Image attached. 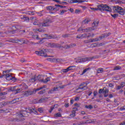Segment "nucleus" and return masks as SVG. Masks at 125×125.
Returning a JSON list of instances; mask_svg holds the SVG:
<instances>
[{
    "label": "nucleus",
    "instance_id": "nucleus-1",
    "mask_svg": "<svg viewBox=\"0 0 125 125\" xmlns=\"http://www.w3.org/2000/svg\"><path fill=\"white\" fill-rule=\"evenodd\" d=\"M97 8H94V11L96 10H100V11H109V12L111 11L112 9L107 4H100L97 6Z\"/></svg>",
    "mask_w": 125,
    "mask_h": 125
},
{
    "label": "nucleus",
    "instance_id": "nucleus-2",
    "mask_svg": "<svg viewBox=\"0 0 125 125\" xmlns=\"http://www.w3.org/2000/svg\"><path fill=\"white\" fill-rule=\"evenodd\" d=\"M51 20L50 19H47L45 20L43 23H39L37 21L33 22V25H38L40 28L42 27H48L49 26V23H51Z\"/></svg>",
    "mask_w": 125,
    "mask_h": 125
},
{
    "label": "nucleus",
    "instance_id": "nucleus-3",
    "mask_svg": "<svg viewBox=\"0 0 125 125\" xmlns=\"http://www.w3.org/2000/svg\"><path fill=\"white\" fill-rule=\"evenodd\" d=\"M43 88H45V85H43L37 89L34 88L31 90H28V91L25 92L24 95H25V96L33 95V94H36L37 91H40V90H41V89H43Z\"/></svg>",
    "mask_w": 125,
    "mask_h": 125
},
{
    "label": "nucleus",
    "instance_id": "nucleus-4",
    "mask_svg": "<svg viewBox=\"0 0 125 125\" xmlns=\"http://www.w3.org/2000/svg\"><path fill=\"white\" fill-rule=\"evenodd\" d=\"M96 58H98V56H95L93 57H89V58H75V60H76V63H82V62H86V61H91L93 60V59H96Z\"/></svg>",
    "mask_w": 125,
    "mask_h": 125
},
{
    "label": "nucleus",
    "instance_id": "nucleus-5",
    "mask_svg": "<svg viewBox=\"0 0 125 125\" xmlns=\"http://www.w3.org/2000/svg\"><path fill=\"white\" fill-rule=\"evenodd\" d=\"M113 11L115 12H117L120 14V15H125V8L124 9L119 6H113Z\"/></svg>",
    "mask_w": 125,
    "mask_h": 125
},
{
    "label": "nucleus",
    "instance_id": "nucleus-6",
    "mask_svg": "<svg viewBox=\"0 0 125 125\" xmlns=\"http://www.w3.org/2000/svg\"><path fill=\"white\" fill-rule=\"evenodd\" d=\"M44 38H42L41 40L39 41V43H43V40H51V39H57V36L53 35H49L47 34H45L43 35Z\"/></svg>",
    "mask_w": 125,
    "mask_h": 125
},
{
    "label": "nucleus",
    "instance_id": "nucleus-7",
    "mask_svg": "<svg viewBox=\"0 0 125 125\" xmlns=\"http://www.w3.org/2000/svg\"><path fill=\"white\" fill-rule=\"evenodd\" d=\"M45 51H46V49H43L40 51H36L35 53L40 56H44V57H53V56H48L47 54L45 53Z\"/></svg>",
    "mask_w": 125,
    "mask_h": 125
},
{
    "label": "nucleus",
    "instance_id": "nucleus-8",
    "mask_svg": "<svg viewBox=\"0 0 125 125\" xmlns=\"http://www.w3.org/2000/svg\"><path fill=\"white\" fill-rule=\"evenodd\" d=\"M29 114H30V111L28 112L26 110H21L19 114V117H20V118H22V117H28Z\"/></svg>",
    "mask_w": 125,
    "mask_h": 125
},
{
    "label": "nucleus",
    "instance_id": "nucleus-9",
    "mask_svg": "<svg viewBox=\"0 0 125 125\" xmlns=\"http://www.w3.org/2000/svg\"><path fill=\"white\" fill-rule=\"evenodd\" d=\"M86 1L84 0H69V2L70 3H82V2H84Z\"/></svg>",
    "mask_w": 125,
    "mask_h": 125
},
{
    "label": "nucleus",
    "instance_id": "nucleus-10",
    "mask_svg": "<svg viewBox=\"0 0 125 125\" xmlns=\"http://www.w3.org/2000/svg\"><path fill=\"white\" fill-rule=\"evenodd\" d=\"M10 103L9 102H2L0 103V108H3V107H5V106H7V105H9Z\"/></svg>",
    "mask_w": 125,
    "mask_h": 125
},
{
    "label": "nucleus",
    "instance_id": "nucleus-11",
    "mask_svg": "<svg viewBox=\"0 0 125 125\" xmlns=\"http://www.w3.org/2000/svg\"><path fill=\"white\" fill-rule=\"evenodd\" d=\"M71 68H76V66L75 65L70 66L66 69H62V73H67V72H69V71H71Z\"/></svg>",
    "mask_w": 125,
    "mask_h": 125
},
{
    "label": "nucleus",
    "instance_id": "nucleus-12",
    "mask_svg": "<svg viewBox=\"0 0 125 125\" xmlns=\"http://www.w3.org/2000/svg\"><path fill=\"white\" fill-rule=\"evenodd\" d=\"M3 77L5 78L7 81H11L12 76H11V74H6L5 75H3Z\"/></svg>",
    "mask_w": 125,
    "mask_h": 125
},
{
    "label": "nucleus",
    "instance_id": "nucleus-13",
    "mask_svg": "<svg viewBox=\"0 0 125 125\" xmlns=\"http://www.w3.org/2000/svg\"><path fill=\"white\" fill-rule=\"evenodd\" d=\"M20 87H21V91L25 90V89H27L28 88V86L24 83H22L20 85Z\"/></svg>",
    "mask_w": 125,
    "mask_h": 125
},
{
    "label": "nucleus",
    "instance_id": "nucleus-14",
    "mask_svg": "<svg viewBox=\"0 0 125 125\" xmlns=\"http://www.w3.org/2000/svg\"><path fill=\"white\" fill-rule=\"evenodd\" d=\"M28 111H29L30 114H32V113H34V114H36V115H38V111H37L36 109L28 108Z\"/></svg>",
    "mask_w": 125,
    "mask_h": 125
},
{
    "label": "nucleus",
    "instance_id": "nucleus-15",
    "mask_svg": "<svg viewBox=\"0 0 125 125\" xmlns=\"http://www.w3.org/2000/svg\"><path fill=\"white\" fill-rule=\"evenodd\" d=\"M110 35H111L110 33H104L102 34L101 36H100L99 39H100V40H102V39H104V38H107V37H109Z\"/></svg>",
    "mask_w": 125,
    "mask_h": 125
},
{
    "label": "nucleus",
    "instance_id": "nucleus-16",
    "mask_svg": "<svg viewBox=\"0 0 125 125\" xmlns=\"http://www.w3.org/2000/svg\"><path fill=\"white\" fill-rule=\"evenodd\" d=\"M43 77H44V75H39L37 76L38 81H39V82L40 83H42L43 81Z\"/></svg>",
    "mask_w": 125,
    "mask_h": 125
},
{
    "label": "nucleus",
    "instance_id": "nucleus-17",
    "mask_svg": "<svg viewBox=\"0 0 125 125\" xmlns=\"http://www.w3.org/2000/svg\"><path fill=\"white\" fill-rule=\"evenodd\" d=\"M94 30H96V28H94L93 27H88L85 29L84 31L86 33L88 32H91V31H93Z\"/></svg>",
    "mask_w": 125,
    "mask_h": 125
},
{
    "label": "nucleus",
    "instance_id": "nucleus-18",
    "mask_svg": "<svg viewBox=\"0 0 125 125\" xmlns=\"http://www.w3.org/2000/svg\"><path fill=\"white\" fill-rule=\"evenodd\" d=\"M18 87L17 86H12V87H10L8 89V91L9 92H10L11 91H15L16 90V88Z\"/></svg>",
    "mask_w": 125,
    "mask_h": 125
},
{
    "label": "nucleus",
    "instance_id": "nucleus-19",
    "mask_svg": "<svg viewBox=\"0 0 125 125\" xmlns=\"http://www.w3.org/2000/svg\"><path fill=\"white\" fill-rule=\"evenodd\" d=\"M113 2H115L117 4H124L125 2H124L120 0H112Z\"/></svg>",
    "mask_w": 125,
    "mask_h": 125
},
{
    "label": "nucleus",
    "instance_id": "nucleus-20",
    "mask_svg": "<svg viewBox=\"0 0 125 125\" xmlns=\"http://www.w3.org/2000/svg\"><path fill=\"white\" fill-rule=\"evenodd\" d=\"M88 87H87V83L85 84V86H82V87H78V88L77 89V90L79 89H82V90H86V89H87Z\"/></svg>",
    "mask_w": 125,
    "mask_h": 125
},
{
    "label": "nucleus",
    "instance_id": "nucleus-21",
    "mask_svg": "<svg viewBox=\"0 0 125 125\" xmlns=\"http://www.w3.org/2000/svg\"><path fill=\"white\" fill-rule=\"evenodd\" d=\"M58 87H54L53 89L50 90L48 93V94H50V93H52L54 91H57V90H58Z\"/></svg>",
    "mask_w": 125,
    "mask_h": 125
},
{
    "label": "nucleus",
    "instance_id": "nucleus-22",
    "mask_svg": "<svg viewBox=\"0 0 125 125\" xmlns=\"http://www.w3.org/2000/svg\"><path fill=\"white\" fill-rule=\"evenodd\" d=\"M99 23V21H94L92 23V28L96 29V27H97V26H98Z\"/></svg>",
    "mask_w": 125,
    "mask_h": 125
},
{
    "label": "nucleus",
    "instance_id": "nucleus-23",
    "mask_svg": "<svg viewBox=\"0 0 125 125\" xmlns=\"http://www.w3.org/2000/svg\"><path fill=\"white\" fill-rule=\"evenodd\" d=\"M19 101V98L14 99L11 101L9 102L10 104H14V103H16Z\"/></svg>",
    "mask_w": 125,
    "mask_h": 125
},
{
    "label": "nucleus",
    "instance_id": "nucleus-24",
    "mask_svg": "<svg viewBox=\"0 0 125 125\" xmlns=\"http://www.w3.org/2000/svg\"><path fill=\"white\" fill-rule=\"evenodd\" d=\"M53 62H55V63H60L62 61L61 59H53Z\"/></svg>",
    "mask_w": 125,
    "mask_h": 125
},
{
    "label": "nucleus",
    "instance_id": "nucleus-25",
    "mask_svg": "<svg viewBox=\"0 0 125 125\" xmlns=\"http://www.w3.org/2000/svg\"><path fill=\"white\" fill-rule=\"evenodd\" d=\"M91 122H89V121L88 120H87L86 122H84V121H82L81 122H80L79 123V125H86V124H89Z\"/></svg>",
    "mask_w": 125,
    "mask_h": 125
},
{
    "label": "nucleus",
    "instance_id": "nucleus-26",
    "mask_svg": "<svg viewBox=\"0 0 125 125\" xmlns=\"http://www.w3.org/2000/svg\"><path fill=\"white\" fill-rule=\"evenodd\" d=\"M46 92V90L43 89L38 92V94L42 95Z\"/></svg>",
    "mask_w": 125,
    "mask_h": 125
},
{
    "label": "nucleus",
    "instance_id": "nucleus-27",
    "mask_svg": "<svg viewBox=\"0 0 125 125\" xmlns=\"http://www.w3.org/2000/svg\"><path fill=\"white\" fill-rule=\"evenodd\" d=\"M104 71V69L102 68H100L97 70V73L98 74H102Z\"/></svg>",
    "mask_w": 125,
    "mask_h": 125
},
{
    "label": "nucleus",
    "instance_id": "nucleus-28",
    "mask_svg": "<svg viewBox=\"0 0 125 125\" xmlns=\"http://www.w3.org/2000/svg\"><path fill=\"white\" fill-rule=\"evenodd\" d=\"M53 7H54L52 6H47L46 8L47 10H49V11H53Z\"/></svg>",
    "mask_w": 125,
    "mask_h": 125
},
{
    "label": "nucleus",
    "instance_id": "nucleus-29",
    "mask_svg": "<svg viewBox=\"0 0 125 125\" xmlns=\"http://www.w3.org/2000/svg\"><path fill=\"white\" fill-rule=\"evenodd\" d=\"M122 69V67L120 66V65L115 66L113 68V71H117L118 70H121Z\"/></svg>",
    "mask_w": 125,
    "mask_h": 125
},
{
    "label": "nucleus",
    "instance_id": "nucleus-30",
    "mask_svg": "<svg viewBox=\"0 0 125 125\" xmlns=\"http://www.w3.org/2000/svg\"><path fill=\"white\" fill-rule=\"evenodd\" d=\"M54 116L55 117V118H61V117H62V115L60 112H59L55 114Z\"/></svg>",
    "mask_w": 125,
    "mask_h": 125
},
{
    "label": "nucleus",
    "instance_id": "nucleus-31",
    "mask_svg": "<svg viewBox=\"0 0 125 125\" xmlns=\"http://www.w3.org/2000/svg\"><path fill=\"white\" fill-rule=\"evenodd\" d=\"M16 93H19V92H21V91H22V90L21 89V88L20 87H19V88H16Z\"/></svg>",
    "mask_w": 125,
    "mask_h": 125
},
{
    "label": "nucleus",
    "instance_id": "nucleus-32",
    "mask_svg": "<svg viewBox=\"0 0 125 125\" xmlns=\"http://www.w3.org/2000/svg\"><path fill=\"white\" fill-rule=\"evenodd\" d=\"M103 93H109V89H107L106 87H104Z\"/></svg>",
    "mask_w": 125,
    "mask_h": 125
},
{
    "label": "nucleus",
    "instance_id": "nucleus-33",
    "mask_svg": "<svg viewBox=\"0 0 125 125\" xmlns=\"http://www.w3.org/2000/svg\"><path fill=\"white\" fill-rule=\"evenodd\" d=\"M17 42H20L21 44L25 43V40H24V39H18Z\"/></svg>",
    "mask_w": 125,
    "mask_h": 125
},
{
    "label": "nucleus",
    "instance_id": "nucleus-34",
    "mask_svg": "<svg viewBox=\"0 0 125 125\" xmlns=\"http://www.w3.org/2000/svg\"><path fill=\"white\" fill-rule=\"evenodd\" d=\"M55 47L61 48V47H63V46H62L61 44L58 43H55Z\"/></svg>",
    "mask_w": 125,
    "mask_h": 125
},
{
    "label": "nucleus",
    "instance_id": "nucleus-35",
    "mask_svg": "<svg viewBox=\"0 0 125 125\" xmlns=\"http://www.w3.org/2000/svg\"><path fill=\"white\" fill-rule=\"evenodd\" d=\"M90 40L91 41V42H98V41H99V39L98 38H95Z\"/></svg>",
    "mask_w": 125,
    "mask_h": 125
},
{
    "label": "nucleus",
    "instance_id": "nucleus-36",
    "mask_svg": "<svg viewBox=\"0 0 125 125\" xmlns=\"http://www.w3.org/2000/svg\"><path fill=\"white\" fill-rule=\"evenodd\" d=\"M85 108H86V109H93V106H92V105L90 104L89 105H85Z\"/></svg>",
    "mask_w": 125,
    "mask_h": 125
},
{
    "label": "nucleus",
    "instance_id": "nucleus-37",
    "mask_svg": "<svg viewBox=\"0 0 125 125\" xmlns=\"http://www.w3.org/2000/svg\"><path fill=\"white\" fill-rule=\"evenodd\" d=\"M76 45H77L76 43H71L69 45H68L69 48H72V47H74L76 46Z\"/></svg>",
    "mask_w": 125,
    "mask_h": 125
},
{
    "label": "nucleus",
    "instance_id": "nucleus-38",
    "mask_svg": "<svg viewBox=\"0 0 125 125\" xmlns=\"http://www.w3.org/2000/svg\"><path fill=\"white\" fill-rule=\"evenodd\" d=\"M29 81L30 82V83H35V82H36V78L35 77L31 78L29 80Z\"/></svg>",
    "mask_w": 125,
    "mask_h": 125
},
{
    "label": "nucleus",
    "instance_id": "nucleus-39",
    "mask_svg": "<svg viewBox=\"0 0 125 125\" xmlns=\"http://www.w3.org/2000/svg\"><path fill=\"white\" fill-rule=\"evenodd\" d=\"M23 19H24V21H26V22H29L30 19H29L28 17H26L25 16H23Z\"/></svg>",
    "mask_w": 125,
    "mask_h": 125
},
{
    "label": "nucleus",
    "instance_id": "nucleus-40",
    "mask_svg": "<svg viewBox=\"0 0 125 125\" xmlns=\"http://www.w3.org/2000/svg\"><path fill=\"white\" fill-rule=\"evenodd\" d=\"M49 46H51V47H55V43L53 42H50L48 44Z\"/></svg>",
    "mask_w": 125,
    "mask_h": 125
},
{
    "label": "nucleus",
    "instance_id": "nucleus-41",
    "mask_svg": "<svg viewBox=\"0 0 125 125\" xmlns=\"http://www.w3.org/2000/svg\"><path fill=\"white\" fill-rule=\"evenodd\" d=\"M43 101H44V99H43V98H42L39 100H38V101L37 102V103H42Z\"/></svg>",
    "mask_w": 125,
    "mask_h": 125
},
{
    "label": "nucleus",
    "instance_id": "nucleus-42",
    "mask_svg": "<svg viewBox=\"0 0 125 125\" xmlns=\"http://www.w3.org/2000/svg\"><path fill=\"white\" fill-rule=\"evenodd\" d=\"M89 22H90L89 21L87 20H84V21H83L82 24H88Z\"/></svg>",
    "mask_w": 125,
    "mask_h": 125
},
{
    "label": "nucleus",
    "instance_id": "nucleus-43",
    "mask_svg": "<svg viewBox=\"0 0 125 125\" xmlns=\"http://www.w3.org/2000/svg\"><path fill=\"white\" fill-rule=\"evenodd\" d=\"M90 69V68H87L86 69H85L84 70H83L82 75H83V74H84L85 73H86V72H87V71H88V70Z\"/></svg>",
    "mask_w": 125,
    "mask_h": 125
},
{
    "label": "nucleus",
    "instance_id": "nucleus-44",
    "mask_svg": "<svg viewBox=\"0 0 125 125\" xmlns=\"http://www.w3.org/2000/svg\"><path fill=\"white\" fill-rule=\"evenodd\" d=\"M111 16L112 17H113L114 18V19H116V18H117V17H118V16H119V14H111Z\"/></svg>",
    "mask_w": 125,
    "mask_h": 125
},
{
    "label": "nucleus",
    "instance_id": "nucleus-45",
    "mask_svg": "<svg viewBox=\"0 0 125 125\" xmlns=\"http://www.w3.org/2000/svg\"><path fill=\"white\" fill-rule=\"evenodd\" d=\"M49 81H50V80H48L47 79H43V82H42V83H47L48 82H49Z\"/></svg>",
    "mask_w": 125,
    "mask_h": 125
},
{
    "label": "nucleus",
    "instance_id": "nucleus-46",
    "mask_svg": "<svg viewBox=\"0 0 125 125\" xmlns=\"http://www.w3.org/2000/svg\"><path fill=\"white\" fill-rule=\"evenodd\" d=\"M92 47H96V46H98V43H94L91 44Z\"/></svg>",
    "mask_w": 125,
    "mask_h": 125
},
{
    "label": "nucleus",
    "instance_id": "nucleus-47",
    "mask_svg": "<svg viewBox=\"0 0 125 125\" xmlns=\"http://www.w3.org/2000/svg\"><path fill=\"white\" fill-rule=\"evenodd\" d=\"M13 82H14V83H15V82H16V81H17V78H15V77H12V78L11 79Z\"/></svg>",
    "mask_w": 125,
    "mask_h": 125
},
{
    "label": "nucleus",
    "instance_id": "nucleus-48",
    "mask_svg": "<svg viewBox=\"0 0 125 125\" xmlns=\"http://www.w3.org/2000/svg\"><path fill=\"white\" fill-rule=\"evenodd\" d=\"M55 6L60 7H61V8H65V7H66L65 6L57 5V4H55Z\"/></svg>",
    "mask_w": 125,
    "mask_h": 125
},
{
    "label": "nucleus",
    "instance_id": "nucleus-49",
    "mask_svg": "<svg viewBox=\"0 0 125 125\" xmlns=\"http://www.w3.org/2000/svg\"><path fill=\"white\" fill-rule=\"evenodd\" d=\"M58 11L59 10V7L56 6V7H53V11Z\"/></svg>",
    "mask_w": 125,
    "mask_h": 125
},
{
    "label": "nucleus",
    "instance_id": "nucleus-50",
    "mask_svg": "<svg viewBox=\"0 0 125 125\" xmlns=\"http://www.w3.org/2000/svg\"><path fill=\"white\" fill-rule=\"evenodd\" d=\"M70 36L69 34H66L62 35V38H68Z\"/></svg>",
    "mask_w": 125,
    "mask_h": 125
},
{
    "label": "nucleus",
    "instance_id": "nucleus-51",
    "mask_svg": "<svg viewBox=\"0 0 125 125\" xmlns=\"http://www.w3.org/2000/svg\"><path fill=\"white\" fill-rule=\"evenodd\" d=\"M60 12L61 15H63L64 12H67V10H62V11H60Z\"/></svg>",
    "mask_w": 125,
    "mask_h": 125
},
{
    "label": "nucleus",
    "instance_id": "nucleus-52",
    "mask_svg": "<svg viewBox=\"0 0 125 125\" xmlns=\"http://www.w3.org/2000/svg\"><path fill=\"white\" fill-rule=\"evenodd\" d=\"M103 91H104V88L103 89H100L99 90V94H102V93L103 94Z\"/></svg>",
    "mask_w": 125,
    "mask_h": 125
},
{
    "label": "nucleus",
    "instance_id": "nucleus-53",
    "mask_svg": "<svg viewBox=\"0 0 125 125\" xmlns=\"http://www.w3.org/2000/svg\"><path fill=\"white\" fill-rule=\"evenodd\" d=\"M72 114H70V117H72V118H74L76 116V112H72Z\"/></svg>",
    "mask_w": 125,
    "mask_h": 125
},
{
    "label": "nucleus",
    "instance_id": "nucleus-54",
    "mask_svg": "<svg viewBox=\"0 0 125 125\" xmlns=\"http://www.w3.org/2000/svg\"><path fill=\"white\" fill-rule=\"evenodd\" d=\"M37 31H39L40 32V33H44V32L45 31V30H43V29H38Z\"/></svg>",
    "mask_w": 125,
    "mask_h": 125
},
{
    "label": "nucleus",
    "instance_id": "nucleus-55",
    "mask_svg": "<svg viewBox=\"0 0 125 125\" xmlns=\"http://www.w3.org/2000/svg\"><path fill=\"white\" fill-rule=\"evenodd\" d=\"M63 48L65 49H69V48H70L68 44L65 45L64 47H63Z\"/></svg>",
    "mask_w": 125,
    "mask_h": 125
},
{
    "label": "nucleus",
    "instance_id": "nucleus-56",
    "mask_svg": "<svg viewBox=\"0 0 125 125\" xmlns=\"http://www.w3.org/2000/svg\"><path fill=\"white\" fill-rule=\"evenodd\" d=\"M56 2L59 3V4H63V2H61V1H60V0H56Z\"/></svg>",
    "mask_w": 125,
    "mask_h": 125
},
{
    "label": "nucleus",
    "instance_id": "nucleus-57",
    "mask_svg": "<svg viewBox=\"0 0 125 125\" xmlns=\"http://www.w3.org/2000/svg\"><path fill=\"white\" fill-rule=\"evenodd\" d=\"M42 12H43V10H42L39 12L38 13V14H39V16H42Z\"/></svg>",
    "mask_w": 125,
    "mask_h": 125
},
{
    "label": "nucleus",
    "instance_id": "nucleus-58",
    "mask_svg": "<svg viewBox=\"0 0 125 125\" xmlns=\"http://www.w3.org/2000/svg\"><path fill=\"white\" fill-rule=\"evenodd\" d=\"M84 43H90V42H91V40L90 39L89 40L84 41Z\"/></svg>",
    "mask_w": 125,
    "mask_h": 125
},
{
    "label": "nucleus",
    "instance_id": "nucleus-59",
    "mask_svg": "<svg viewBox=\"0 0 125 125\" xmlns=\"http://www.w3.org/2000/svg\"><path fill=\"white\" fill-rule=\"evenodd\" d=\"M38 111L40 112V113H42L43 112V110L42 108H39Z\"/></svg>",
    "mask_w": 125,
    "mask_h": 125
},
{
    "label": "nucleus",
    "instance_id": "nucleus-60",
    "mask_svg": "<svg viewBox=\"0 0 125 125\" xmlns=\"http://www.w3.org/2000/svg\"><path fill=\"white\" fill-rule=\"evenodd\" d=\"M9 72H10V71L9 70H6L5 71L3 72V75H6L7 73H9Z\"/></svg>",
    "mask_w": 125,
    "mask_h": 125
},
{
    "label": "nucleus",
    "instance_id": "nucleus-61",
    "mask_svg": "<svg viewBox=\"0 0 125 125\" xmlns=\"http://www.w3.org/2000/svg\"><path fill=\"white\" fill-rule=\"evenodd\" d=\"M87 83H82L80 84L79 86L81 87V86H84L85 85V84H86Z\"/></svg>",
    "mask_w": 125,
    "mask_h": 125
},
{
    "label": "nucleus",
    "instance_id": "nucleus-62",
    "mask_svg": "<svg viewBox=\"0 0 125 125\" xmlns=\"http://www.w3.org/2000/svg\"><path fill=\"white\" fill-rule=\"evenodd\" d=\"M61 120H55L53 121V124H59V122H60Z\"/></svg>",
    "mask_w": 125,
    "mask_h": 125
},
{
    "label": "nucleus",
    "instance_id": "nucleus-63",
    "mask_svg": "<svg viewBox=\"0 0 125 125\" xmlns=\"http://www.w3.org/2000/svg\"><path fill=\"white\" fill-rule=\"evenodd\" d=\"M123 86H122L121 85H118V86H117L116 89H117V90L121 89V88H123Z\"/></svg>",
    "mask_w": 125,
    "mask_h": 125
},
{
    "label": "nucleus",
    "instance_id": "nucleus-64",
    "mask_svg": "<svg viewBox=\"0 0 125 125\" xmlns=\"http://www.w3.org/2000/svg\"><path fill=\"white\" fill-rule=\"evenodd\" d=\"M9 112V110L8 109H4V113H8Z\"/></svg>",
    "mask_w": 125,
    "mask_h": 125
}]
</instances>
